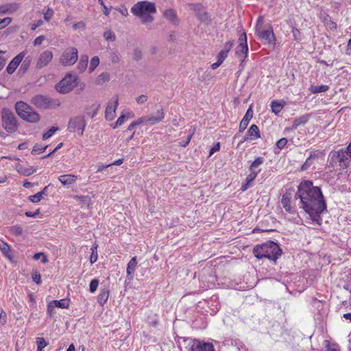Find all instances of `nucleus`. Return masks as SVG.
Returning a JSON list of instances; mask_svg holds the SVG:
<instances>
[{
	"instance_id": "5fc2aeb1",
	"label": "nucleus",
	"mask_w": 351,
	"mask_h": 351,
	"mask_svg": "<svg viewBox=\"0 0 351 351\" xmlns=\"http://www.w3.org/2000/svg\"><path fill=\"white\" fill-rule=\"evenodd\" d=\"M287 143V139L286 138H282L278 140L276 143V146L278 149H283Z\"/></svg>"
},
{
	"instance_id": "c9c22d12",
	"label": "nucleus",
	"mask_w": 351,
	"mask_h": 351,
	"mask_svg": "<svg viewBox=\"0 0 351 351\" xmlns=\"http://www.w3.org/2000/svg\"><path fill=\"white\" fill-rule=\"evenodd\" d=\"M99 64V58L98 56H94L90 60L88 72L92 73Z\"/></svg>"
},
{
	"instance_id": "13d9d810",
	"label": "nucleus",
	"mask_w": 351,
	"mask_h": 351,
	"mask_svg": "<svg viewBox=\"0 0 351 351\" xmlns=\"http://www.w3.org/2000/svg\"><path fill=\"white\" fill-rule=\"evenodd\" d=\"M32 280L37 285H40L41 283L40 274L38 271H35L32 275Z\"/></svg>"
},
{
	"instance_id": "0e129e2a",
	"label": "nucleus",
	"mask_w": 351,
	"mask_h": 351,
	"mask_svg": "<svg viewBox=\"0 0 351 351\" xmlns=\"http://www.w3.org/2000/svg\"><path fill=\"white\" fill-rule=\"evenodd\" d=\"M45 36H38L34 40V46H38L40 45L45 40Z\"/></svg>"
},
{
	"instance_id": "c85d7f7f",
	"label": "nucleus",
	"mask_w": 351,
	"mask_h": 351,
	"mask_svg": "<svg viewBox=\"0 0 351 351\" xmlns=\"http://www.w3.org/2000/svg\"><path fill=\"white\" fill-rule=\"evenodd\" d=\"M257 176H256L255 173H250L245 179V182L241 186V191H247L250 186L251 183L256 179Z\"/></svg>"
},
{
	"instance_id": "f704fd0d",
	"label": "nucleus",
	"mask_w": 351,
	"mask_h": 351,
	"mask_svg": "<svg viewBox=\"0 0 351 351\" xmlns=\"http://www.w3.org/2000/svg\"><path fill=\"white\" fill-rule=\"evenodd\" d=\"M110 80V74L108 73L104 72L101 73L97 79L96 80V84L98 85H101L105 82H107Z\"/></svg>"
},
{
	"instance_id": "4d7b16f0",
	"label": "nucleus",
	"mask_w": 351,
	"mask_h": 351,
	"mask_svg": "<svg viewBox=\"0 0 351 351\" xmlns=\"http://www.w3.org/2000/svg\"><path fill=\"white\" fill-rule=\"evenodd\" d=\"M36 343H37V346H38L39 348H41L42 349L45 348L47 346V343L45 341V340L43 338H41V337H38L36 339Z\"/></svg>"
},
{
	"instance_id": "f03ea898",
	"label": "nucleus",
	"mask_w": 351,
	"mask_h": 351,
	"mask_svg": "<svg viewBox=\"0 0 351 351\" xmlns=\"http://www.w3.org/2000/svg\"><path fill=\"white\" fill-rule=\"evenodd\" d=\"M254 255L258 259L263 258L276 261L282 254L280 246L274 241H267L256 245L253 249Z\"/></svg>"
},
{
	"instance_id": "f3484780",
	"label": "nucleus",
	"mask_w": 351,
	"mask_h": 351,
	"mask_svg": "<svg viewBox=\"0 0 351 351\" xmlns=\"http://www.w3.org/2000/svg\"><path fill=\"white\" fill-rule=\"evenodd\" d=\"M25 55V51L21 52L12 60L6 68V71L9 74H12L15 71L19 64L23 61Z\"/></svg>"
},
{
	"instance_id": "7ed1b4c3",
	"label": "nucleus",
	"mask_w": 351,
	"mask_h": 351,
	"mask_svg": "<svg viewBox=\"0 0 351 351\" xmlns=\"http://www.w3.org/2000/svg\"><path fill=\"white\" fill-rule=\"evenodd\" d=\"M132 13L140 18L143 23H152L154 20L151 14L156 12L155 4L152 2L138 1L131 8Z\"/></svg>"
},
{
	"instance_id": "8fccbe9b",
	"label": "nucleus",
	"mask_w": 351,
	"mask_h": 351,
	"mask_svg": "<svg viewBox=\"0 0 351 351\" xmlns=\"http://www.w3.org/2000/svg\"><path fill=\"white\" fill-rule=\"evenodd\" d=\"M12 22L10 17H5L3 19H0V29L5 27Z\"/></svg>"
},
{
	"instance_id": "a878e982",
	"label": "nucleus",
	"mask_w": 351,
	"mask_h": 351,
	"mask_svg": "<svg viewBox=\"0 0 351 351\" xmlns=\"http://www.w3.org/2000/svg\"><path fill=\"white\" fill-rule=\"evenodd\" d=\"M108 298L109 290L106 288L101 289L100 290L99 294L97 296V302L101 306H103L108 301Z\"/></svg>"
},
{
	"instance_id": "3c124183",
	"label": "nucleus",
	"mask_w": 351,
	"mask_h": 351,
	"mask_svg": "<svg viewBox=\"0 0 351 351\" xmlns=\"http://www.w3.org/2000/svg\"><path fill=\"white\" fill-rule=\"evenodd\" d=\"M40 257H42V263H45L48 261L47 256L42 252L36 253L34 255L33 258L34 260L37 261V260H39L40 258Z\"/></svg>"
},
{
	"instance_id": "423d86ee",
	"label": "nucleus",
	"mask_w": 351,
	"mask_h": 351,
	"mask_svg": "<svg viewBox=\"0 0 351 351\" xmlns=\"http://www.w3.org/2000/svg\"><path fill=\"white\" fill-rule=\"evenodd\" d=\"M1 120L3 128L8 133H15L19 128V122L14 112L4 108L1 111Z\"/></svg>"
},
{
	"instance_id": "f257e3e1",
	"label": "nucleus",
	"mask_w": 351,
	"mask_h": 351,
	"mask_svg": "<svg viewBox=\"0 0 351 351\" xmlns=\"http://www.w3.org/2000/svg\"><path fill=\"white\" fill-rule=\"evenodd\" d=\"M296 197L300 199L301 208L308 214L310 219L320 226L322 223L321 214L327 208L321 189L314 186L311 181L304 180L298 186Z\"/></svg>"
},
{
	"instance_id": "a211bd4d",
	"label": "nucleus",
	"mask_w": 351,
	"mask_h": 351,
	"mask_svg": "<svg viewBox=\"0 0 351 351\" xmlns=\"http://www.w3.org/2000/svg\"><path fill=\"white\" fill-rule=\"evenodd\" d=\"M165 118V112L162 108L158 110L155 113L147 117V123L150 125L161 122Z\"/></svg>"
},
{
	"instance_id": "cd10ccee",
	"label": "nucleus",
	"mask_w": 351,
	"mask_h": 351,
	"mask_svg": "<svg viewBox=\"0 0 351 351\" xmlns=\"http://www.w3.org/2000/svg\"><path fill=\"white\" fill-rule=\"evenodd\" d=\"M137 258L136 256H134L131 258V260L129 261L127 265V275L132 276L134 274V271L136 270V266H137ZM132 278V277H131Z\"/></svg>"
},
{
	"instance_id": "39448f33",
	"label": "nucleus",
	"mask_w": 351,
	"mask_h": 351,
	"mask_svg": "<svg viewBox=\"0 0 351 351\" xmlns=\"http://www.w3.org/2000/svg\"><path fill=\"white\" fill-rule=\"evenodd\" d=\"M15 110L17 114L27 122L36 123L40 120L39 114L24 101H17L15 104Z\"/></svg>"
},
{
	"instance_id": "680f3d73",
	"label": "nucleus",
	"mask_w": 351,
	"mask_h": 351,
	"mask_svg": "<svg viewBox=\"0 0 351 351\" xmlns=\"http://www.w3.org/2000/svg\"><path fill=\"white\" fill-rule=\"evenodd\" d=\"M36 172V169H34L32 167L30 168H25L23 170L22 173L25 176H29Z\"/></svg>"
},
{
	"instance_id": "72a5a7b5",
	"label": "nucleus",
	"mask_w": 351,
	"mask_h": 351,
	"mask_svg": "<svg viewBox=\"0 0 351 351\" xmlns=\"http://www.w3.org/2000/svg\"><path fill=\"white\" fill-rule=\"evenodd\" d=\"M283 104L278 101H273L271 103V108L272 112L278 114L283 108Z\"/></svg>"
},
{
	"instance_id": "b1692460",
	"label": "nucleus",
	"mask_w": 351,
	"mask_h": 351,
	"mask_svg": "<svg viewBox=\"0 0 351 351\" xmlns=\"http://www.w3.org/2000/svg\"><path fill=\"white\" fill-rule=\"evenodd\" d=\"M77 177L72 174L62 175L58 177V180L64 186H69L76 181Z\"/></svg>"
},
{
	"instance_id": "4c0bfd02",
	"label": "nucleus",
	"mask_w": 351,
	"mask_h": 351,
	"mask_svg": "<svg viewBox=\"0 0 351 351\" xmlns=\"http://www.w3.org/2000/svg\"><path fill=\"white\" fill-rule=\"evenodd\" d=\"M47 148V145L43 146L41 145L36 144L34 146L32 154H40L45 151Z\"/></svg>"
},
{
	"instance_id": "2eb2a0df",
	"label": "nucleus",
	"mask_w": 351,
	"mask_h": 351,
	"mask_svg": "<svg viewBox=\"0 0 351 351\" xmlns=\"http://www.w3.org/2000/svg\"><path fill=\"white\" fill-rule=\"evenodd\" d=\"M53 57V55L52 51L49 50H45L43 51L37 60L36 68L40 69L47 66L52 60Z\"/></svg>"
},
{
	"instance_id": "49530a36",
	"label": "nucleus",
	"mask_w": 351,
	"mask_h": 351,
	"mask_svg": "<svg viewBox=\"0 0 351 351\" xmlns=\"http://www.w3.org/2000/svg\"><path fill=\"white\" fill-rule=\"evenodd\" d=\"M92 254L90 257V261L91 264H93L97 261V246L91 247Z\"/></svg>"
},
{
	"instance_id": "f8f14e48",
	"label": "nucleus",
	"mask_w": 351,
	"mask_h": 351,
	"mask_svg": "<svg viewBox=\"0 0 351 351\" xmlns=\"http://www.w3.org/2000/svg\"><path fill=\"white\" fill-rule=\"evenodd\" d=\"M86 125V122L83 116H77L70 119L68 123V130L70 132H77L82 136Z\"/></svg>"
},
{
	"instance_id": "79ce46f5",
	"label": "nucleus",
	"mask_w": 351,
	"mask_h": 351,
	"mask_svg": "<svg viewBox=\"0 0 351 351\" xmlns=\"http://www.w3.org/2000/svg\"><path fill=\"white\" fill-rule=\"evenodd\" d=\"M31 63V58H26L21 64V66L20 67V71H23L25 73L27 69L29 68Z\"/></svg>"
},
{
	"instance_id": "864d4df0",
	"label": "nucleus",
	"mask_w": 351,
	"mask_h": 351,
	"mask_svg": "<svg viewBox=\"0 0 351 351\" xmlns=\"http://www.w3.org/2000/svg\"><path fill=\"white\" fill-rule=\"evenodd\" d=\"M292 34L294 38V40L299 41L301 40V33L300 30L295 27L292 28Z\"/></svg>"
},
{
	"instance_id": "a19ab883",
	"label": "nucleus",
	"mask_w": 351,
	"mask_h": 351,
	"mask_svg": "<svg viewBox=\"0 0 351 351\" xmlns=\"http://www.w3.org/2000/svg\"><path fill=\"white\" fill-rule=\"evenodd\" d=\"M53 14H54L53 10L51 8L48 7L47 8V10L43 12L44 19L46 21L49 22L53 17Z\"/></svg>"
},
{
	"instance_id": "393cba45",
	"label": "nucleus",
	"mask_w": 351,
	"mask_h": 351,
	"mask_svg": "<svg viewBox=\"0 0 351 351\" xmlns=\"http://www.w3.org/2000/svg\"><path fill=\"white\" fill-rule=\"evenodd\" d=\"M310 119L309 114H305L298 117H296L292 124L293 129H296L298 126L306 124Z\"/></svg>"
},
{
	"instance_id": "e433bc0d",
	"label": "nucleus",
	"mask_w": 351,
	"mask_h": 351,
	"mask_svg": "<svg viewBox=\"0 0 351 351\" xmlns=\"http://www.w3.org/2000/svg\"><path fill=\"white\" fill-rule=\"evenodd\" d=\"M10 232L16 237L23 234V228L19 225H15L10 228Z\"/></svg>"
},
{
	"instance_id": "774afa93",
	"label": "nucleus",
	"mask_w": 351,
	"mask_h": 351,
	"mask_svg": "<svg viewBox=\"0 0 351 351\" xmlns=\"http://www.w3.org/2000/svg\"><path fill=\"white\" fill-rule=\"evenodd\" d=\"M343 150V154L348 156L349 159L351 158V143L348 145V146L346 149H341Z\"/></svg>"
},
{
	"instance_id": "aec40b11",
	"label": "nucleus",
	"mask_w": 351,
	"mask_h": 351,
	"mask_svg": "<svg viewBox=\"0 0 351 351\" xmlns=\"http://www.w3.org/2000/svg\"><path fill=\"white\" fill-rule=\"evenodd\" d=\"M114 105L112 106L111 104H108L106 108L105 111V117L108 121H112L114 119L115 117L116 109L118 106V98L116 97L115 101L114 102Z\"/></svg>"
},
{
	"instance_id": "7c9ffc66",
	"label": "nucleus",
	"mask_w": 351,
	"mask_h": 351,
	"mask_svg": "<svg viewBox=\"0 0 351 351\" xmlns=\"http://www.w3.org/2000/svg\"><path fill=\"white\" fill-rule=\"evenodd\" d=\"M164 16L170 21L173 24H176L178 23L177 17L176 12L173 10L169 9L167 10L164 12Z\"/></svg>"
},
{
	"instance_id": "1a4fd4ad",
	"label": "nucleus",
	"mask_w": 351,
	"mask_h": 351,
	"mask_svg": "<svg viewBox=\"0 0 351 351\" xmlns=\"http://www.w3.org/2000/svg\"><path fill=\"white\" fill-rule=\"evenodd\" d=\"M255 35L264 44L274 45L276 43V36L273 31V27L270 24H268L266 27L263 28H256Z\"/></svg>"
},
{
	"instance_id": "4be33fe9",
	"label": "nucleus",
	"mask_w": 351,
	"mask_h": 351,
	"mask_svg": "<svg viewBox=\"0 0 351 351\" xmlns=\"http://www.w3.org/2000/svg\"><path fill=\"white\" fill-rule=\"evenodd\" d=\"M264 161L265 159L263 157L259 156L256 158L250 166V173H255L256 176H257L258 174L261 172V169H259V167L263 164Z\"/></svg>"
},
{
	"instance_id": "09e8293b",
	"label": "nucleus",
	"mask_w": 351,
	"mask_h": 351,
	"mask_svg": "<svg viewBox=\"0 0 351 351\" xmlns=\"http://www.w3.org/2000/svg\"><path fill=\"white\" fill-rule=\"evenodd\" d=\"M100 107L99 104H94L92 105L91 108L93 109V112H87V114L91 117L93 118L97 113V111Z\"/></svg>"
},
{
	"instance_id": "69168bd1",
	"label": "nucleus",
	"mask_w": 351,
	"mask_h": 351,
	"mask_svg": "<svg viewBox=\"0 0 351 351\" xmlns=\"http://www.w3.org/2000/svg\"><path fill=\"white\" fill-rule=\"evenodd\" d=\"M136 126L140 125L144 123H147V117H141L136 121H133Z\"/></svg>"
},
{
	"instance_id": "ddd939ff",
	"label": "nucleus",
	"mask_w": 351,
	"mask_h": 351,
	"mask_svg": "<svg viewBox=\"0 0 351 351\" xmlns=\"http://www.w3.org/2000/svg\"><path fill=\"white\" fill-rule=\"evenodd\" d=\"M195 16L202 23L207 25L210 24L212 21L211 16L201 4H197L195 6Z\"/></svg>"
},
{
	"instance_id": "0eeeda50",
	"label": "nucleus",
	"mask_w": 351,
	"mask_h": 351,
	"mask_svg": "<svg viewBox=\"0 0 351 351\" xmlns=\"http://www.w3.org/2000/svg\"><path fill=\"white\" fill-rule=\"evenodd\" d=\"M77 76L75 74L67 73L64 77L56 86L58 92L62 94L70 93L77 86Z\"/></svg>"
},
{
	"instance_id": "9d476101",
	"label": "nucleus",
	"mask_w": 351,
	"mask_h": 351,
	"mask_svg": "<svg viewBox=\"0 0 351 351\" xmlns=\"http://www.w3.org/2000/svg\"><path fill=\"white\" fill-rule=\"evenodd\" d=\"M78 60V51L74 47L65 49L60 58V62L62 66H72Z\"/></svg>"
},
{
	"instance_id": "c03bdc74",
	"label": "nucleus",
	"mask_w": 351,
	"mask_h": 351,
	"mask_svg": "<svg viewBox=\"0 0 351 351\" xmlns=\"http://www.w3.org/2000/svg\"><path fill=\"white\" fill-rule=\"evenodd\" d=\"M43 197V195H42L41 193L38 192L33 195H30L28 198L31 202L38 203L42 199Z\"/></svg>"
},
{
	"instance_id": "6e6d98bb",
	"label": "nucleus",
	"mask_w": 351,
	"mask_h": 351,
	"mask_svg": "<svg viewBox=\"0 0 351 351\" xmlns=\"http://www.w3.org/2000/svg\"><path fill=\"white\" fill-rule=\"evenodd\" d=\"M134 60L138 61L142 58V51L139 49H135L133 53Z\"/></svg>"
},
{
	"instance_id": "6e6552de",
	"label": "nucleus",
	"mask_w": 351,
	"mask_h": 351,
	"mask_svg": "<svg viewBox=\"0 0 351 351\" xmlns=\"http://www.w3.org/2000/svg\"><path fill=\"white\" fill-rule=\"evenodd\" d=\"M184 341L186 351H215L213 346L210 343L191 338H186Z\"/></svg>"
},
{
	"instance_id": "6ab92c4d",
	"label": "nucleus",
	"mask_w": 351,
	"mask_h": 351,
	"mask_svg": "<svg viewBox=\"0 0 351 351\" xmlns=\"http://www.w3.org/2000/svg\"><path fill=\"white\" fill-rule=\"evenodd\" d=\"M252 117H253V111L250 107L247 109V112H245L243 118L242 119V120L239 124V133L243 132L247 128Z\"/></svg>"
},
{
	"instance_id": "20e7f679",
	"label": "nucleus",
	"mask_w": 351,
	"mask_h": 351,
	"mask_svg": "<svg viewBox=\"0 0 351 351\" xmlns=\"http://www.w3.org/2000/svg\"><path fill=\"white\" fill-rule=\"evenodd\" d=\"M350 160L343 154V150H332L328 157L327 167L332 171L345 169L350 165Z\"/></svg>"
},
{
	"instance_id": "37998d69",
	"label": "nucleus",
	"mask_w": 351,
	"mask_h": 351,
	"mask_svg": "<svg viewBox=\"0 0 351 351\" xmlns=\"http://www.w3.org/2000/svg\"><path fill=\"white\" fill-rule=\"evenodd\" d=\"M313 161L314 160H313L312 158H310V157L308 156L306 161L304 162V164L301 166L300 167V170L304 171H306L307 169H309V167L313 164Z\"/></svg>"
},
{
	"instance_id": "473e14b6",
	"label": "nucleus",
	"mask_w": 351,
	"mask_h": 351,
	"mask_svg": "<svg viewBox=\"0 0 351 351\" xmlns=\"http://www.w3.org/2000/svg\"><path fill=\"white\" fill-rule=\"evenodd\" d=\"M0 250L5 256L9 258H11L10 247L9 245L1 239H0Z\"/></svg>"
},
{
	"instance_id": "052dcab7",
	"label": "nucleus",
	"mask_w": 351,
	"mask_h": 351,
	"mask_svg": "<svg viewBox=\"0 0 351 351\" xmlns=\"http://www.w3.org/2000/svg\"><path fill=\"white\" fill-rule=\"evenodd\" d=\"M6 321H7L6 313L2 310L0 313V326L4 325L6 323Z\"/></svg>"
},
{
	"instance_id": "bf43d9fd",
	"label": "nucleus",
	"mask_w": 351,
	"mask_h": 351,
	"mask_svg": "<svg viewBox=\"0 0 351 351\" xmlns=\"http://www.w3.org/2000/svg\"><path fill=\"white\" fill-rule=\"evenodd\" d=\"M110 59L113 63H117L120 60V56L117 52H112L110 53Z\"/></svg>"
},
{
	"instance_id": "412c9836",
	"label": "nucleus",
	"mask_w": 351,
	"mask_h": 351,
	"mask_svg": "<svg viewBox=\"0 0 351 351\" xmlns=\"http://www.w3.org/2000/svg\"><path fill=\"white\" fill-rule=\"evenodd\" d=\"M19 9V4L16 3H6L0 5V14H12Z\"/></svg>"
},
{
	"instance_id": "bb28decb",
	"label": "nucleus",
	"mask_w": 351,
	"mask_h": 351,
	"mask_svg": "<svg viewBox=\"0 0 351 351\" xmlns=\"http://www.w3.org/2000/svg\"><path fill=\"white\" fill-rule=\"evenodd\" d=\"M88 63V56L86 54L82 55L80 61L77 64V69L80 73L84 72L87 66Z\"/></svg>"
},
{
	"instance_id": "c756f323",
	"label": "nucleus",
	"mask_w": 351,
	"mask_h": 351,
	"mask_svg": "<svg viewBox=\"0 0 351 351\" xmlns=\"http://www.w3.org/2000/svg\"><path fill=\"white\" fill-rule=\"evenodd\" d=\"M281 203L285 210L289 213H293L294 210L291 206L290 199L285 195H283L281 199Z\"/></svg>"
},
{
	"instance_id": "58836bf2",
	"label": "nucleus",
	"mask_w": 351,
	"mask_h": 351,
	"mask_svg": "<svg viewBox=\"0 0 351 351\" xmlns=\"http://www.w3.org/2000/svg\"><path fill=\"white\" fill-rule=\"evenodd\" d=\"M324 344L326 351H340L339 348L337 344H332L329 341H324Z\"/></svg>"
},
{
	"instance_id": "603ef678",
	"label": "nucleus",
	"mask_w": 351,
	"mask_h": 351,
	"mask_svg": "<svg viewBox=\"0 0 351 351\" xmlns=\"http://www.w3.org/2000/svg\"><path fill=\"white\" fill-rule=\"evenodd\" d=\"M324 154L322 151L319 150H313L310 152L309 157L313 160L317 158L318 157L322 156Z\"/></svg>"
},
{
	"instance_id": "ea45409f",
	"label": "nucleus",
	"mask_w": 351,
	"mask_h": 351,
	"mask_svg": "<svg viewBox=\"0 0 351 351\" xmlns=\"http://www.w3.org/2000/svg\"><path fill=\"white\" fill-rule=\"evenodd\" d=\"M58 130V128L57 127H51L48 131H47L43 135V139L47 140L51 137L53 134Z\"/></svg>"
},
{
	"instance_id": "9b49d317",
	"label": "nucleus",
	"mask_w": 351,
	"mask_h": 351,
	"mask_svg": "<svg viewBox=\"0 0 351 351\" xmlns=\"http://www.w3.org/2000/svg\"><path fill=\"white\" fill-rule=\"evenodd\" d=\"M32 102L37 108L43 109L53 108L60 106V103L58 101L53 100L42 95H38L34 97L32 99Z\"/></svg>"
},
{
	"instance_id": "338daca9",
	"label": "nucleus",
	"mask_w": 351,
	"mask_h": 351,
	"mask_svg": "<svg viewBox=\"0 0 351 351\" xmlns=\"http://www.w3.org/2000/svg\"><path fill=\"white\" fill-rule=\"evenodd\" d=\"M228 53L223 51L222 50L219 53L217 56V60L221 62H223L224 60L227 58Z\"/></svg>"
},
{
	"instance_id": "2f4dec72",
	"label": "nucleus",
	"mask_w": 351,
	"mask_h": 351,
	"mask_svg": "<svg viewBox=\"0 0 351 351\" xmlns=\"http://www.w3.org/2000/svg\"><path fill=\"white\" fill-rule=\"evenodd\" d=\"M329 86L328 85H321V86H311L309 88V90L313 94H317L319 93H324L328 90Z\"/></svg>"
},
{
	"instance_id": "5701e85b",
	"label": "nucleus",
	"mask_w": 351,
	"mask_h": 351,
	"mask_svg": "<svg viewBox=\"0 0 351 351\" xmlns=\"http://www.w3.org/2000/svg\"><path fill=\"white\" fill-rule=\"evenodd\" d=\"M236 53L239 57H243V59L241 60L242 61L247 58L248 53V47L245 39L244 41H242V43H239V45L237 46Z\"/></svg>"
},
{
	"instance_id": "4468645a",
	"label": "nucleus",
	"mask_w": 351,
	"mask_h": 351,
	"mask_svg": "<svg viewBox=\"0 0 351 351\" xmlns=\"http://www.w3.org/2000/svg\"><path fill=\"white\" fill-rule=\"evenodd\" d=\"M260 137L261 134L258 127L256 125L253 124L250 127L245 137L239 143L238 146L243 143L245 141H254Z\"/></svg>"
},
{
	"instance_id": "de8ad7c7",
	"label": "nucleus",
	"mask_w": 351,
	"mask_h": 351,
	"mask_svg": "<svg viewBox=\"0 0 351 351\" xmlns=\"http://www.w3.org/2000/svg\"><path fill=\"white\" fill-rule=\"evenodd\" d=\"M104 37L105 38L106 40L111 41H114L116 38L114 34L110 30L106 31L104 33Z\"/></svg>"
},
{
	"instance_id": "e2e57ef3",
	"label": "nucleus",
	"mask_w": 351,
	"mask_h": 351,
	"mask_svg": "<svg viewBox=\"0 0 351 351\" xmlns=\"http://www.w3.org/2000/svg\"><path fill=\"white\" fill-rule=\"evenodd\" d=\"M136 101L139 104H143L147 101V96L145 95H141L136 97Z\"/></svg>"
},
{
	"instance_id": "a18cd8bd",
	"label": "nucleus",
	"mask_w": 351,
	"mask_h": 351,
	"mask_svg": "<svg viewBox=\"0 0 351 351\" xmlns=\"http://www.w3.org/2000/svg\"><path fill=\"white\" fill-rule=\"evenodd\" d=\"M99 280L97 279H93L90 281L89 285V291L90 293H95L98 287Z\"/></svg>"
},
{
	"instance_id": "dca6fc26",
	"label": "nucleus",
	"mask_w": 351,
	"mask_h": 351,
	"mask_svg": "<svg viewBox=\"0 0 351 351\" xmlns=\"http://www.w3.org/2000/svg\"><path fill=\"white\" fill-rule=\"evenodd\" d=\"M69 306V300L62 299L60 300H52L47 305V313L52 315L56 307L61 308H67Z\"/></svg>"
}]
</instances>
